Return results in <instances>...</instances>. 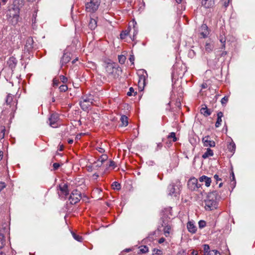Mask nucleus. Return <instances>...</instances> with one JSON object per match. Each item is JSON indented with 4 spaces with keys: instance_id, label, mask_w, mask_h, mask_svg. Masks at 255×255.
I'll return each instance as SVG.
<instances>
[{
    "instance_id": "nucleus-7",
    "label": "nucleus",
    "mask_w": 255,
    "mask_h": 255,
    "mask_svg": "<svg viewBox=\"0 0 255 255\" xmlns=\"http://www.w3.org/2000/svg\"><path fill=\"white\" fill-rule=\"evenodd\" d=\"M202 142L203 145L206 147H212L215 146V142L214 141L211 139L209 136H206L202 138Z\"/></svg>"
},
{
    "instance_id": "nucleus-28",
    "label": "nucleus",
    "mask_w": 255,
    "mask_h": 255,
    "mask_svg": "<svg viewBox=\"0 0 255 255\" xmlns=\"http://www.w3.org/2000/svg\"><path fill=\"white\" fill-rule=\"evenodd\" d=\"M148 249L146 246L141 247L140 249V252L141 253H146L148 252Z\"/></svg>"
},
{
    "instance_id": "nucleus-20",
    "label": "nucleus",
    "mask_w": 255,
    "mask_h": 255,
    "mask_svg": "<svg viewBox=\"0 0 255 255\" xmlns=\"http://www.w3.org/2000/svg\"><path fill=\"white\" fill-rule=\"evenodd\" d=\"M121 121L123 126H127L128 125V121L127 117L123 116L121 118Z\"/></svg>"
},
{
    "instance_id": "nucleus-55",
    "label": "nucleus",
    "mask_w": 255,
    "mask_h": 255,
    "mask_svg": "<svg viewBox=\"0 0 255 255\" xmlns=\"http://www.w3.org/2000/svg\"><path fill=\"white\" fill-rule=\"evenodd\" d=\"M7 0H1V2H2L3 4H5V3L7 2Z\"/></svg>"
},
{
    "instance_id": "nucleus-51",
    "label": "nucleus",
    "mask_w": 255,
    "mask_h": 255,
    "mask_svg": "<svg viewBox=\"0 0 255 255\" xmlns=\"http://www.w3.org/2000/svg\"><path fill=\"white\" fill-rule=\"evenodd\" d=\"M214 178L216 179V181L218 182L219 180H221V179L217 175H215L214 176Z\"/></svg>"
},
{
    "instance_id": "nucleus-34",
    "label": "nucleus",
    "mask_w": 255,
    "mask_h": 255,
    "mask_svg": "<svg viewBox=\"0 0 255 255\" xmlns=\"http://www.w3.org/2000/svg\"><path fill=\"white\" fill-rule=\"evenodd\" d=\"M228 101V97H224L222 100H221V103L222 105H225L227 102Z\"/></svg>"
},
{
    "instance_id": "nucleus-24",
    "label": "nucleus",
    "mask_w": 255,
    "mask_h": 255,
    "mask_svg": "<svg viewBox=\"0 0 255 255\" xmlns=\"http://www.w3.org/2000/svg\"><path fill=\"white\" fill-rule=\"evenodd\" d=\"M168 138L169 139H172V141L175 142L177 140V138L175 136V133L174 132H171L170 135H168Z\"/></svg>"
},
{
    "instance_id": "nucleus-18",
    "label": "nucleus",
    "mask_w": 255,
    "mask_h": 255,
    "mask_svg": "<svg viewBox=\"0 0 255 255\" xmlns=\"http://www.w3.org/2000/svg\"><path fill=\"white\" fill-rule=\"evenodd\" d=\"M5 243V240L2 234L0 233V250L2 249Z\"/></svg>"
},
{
    "instance_id": "nucleus-63",
    "label": "nucleus",
    "mask_w": 255,
    "mask_h": 255,
    "mask_svg": "<svg viewBox=\"0 0 255 255\" xmlns=\"http://www.w3.org/2000/svg\"><path fill=\"white\" fill-rule=\"evenodd\" d=\"M28 1H35V0H28Z\"/></svg>"
},
{
    "instance_id": "nucleus-8",
    "label": "nucleus",
    "mask_w": 255,
    "mask_h": 255,
    "mask_svg": "<svg viewBox=\"0 0 255 255\" xmlns=\"http://www.w3.org/2000/svg\"><path fill=\"white\" fill-rule=\"evenodd\" d=\"M105 68L106 72L109 74H113L116 70L115 63L112 62H108Z\"/></svg>"
},
{
    "instance_id": "nucleus-5",
    "label": "nucleus",
    "mask_w": 255,
    "mask_h": 255,
    "mask_svg": "<svg viewBox=\"0 0 255 255\" xmlns=\"http://www.w3.org/2000/svg\"><path fill=\"white\" fill-rule=\"evenodd\" d=\"M188 186L191 190H196L200 187L198 184V180L195 178H191L188 182Z\"/></svg>"
},
{
    "instance_id": "nucleus-42",
    "label": "nucleus",
    "mask_w": 255,
    "mask_h": 255,
    "mask_svg": "<svg viewBox=\"0 0 255 255\" xmlns=\"http://www.w3.org/2000/svg\"><path fill=\"white\" fill-rule=\"evenodd\" d=\"M97 149L98 151L100 153L105 152V149L102 147H98Z\"/></svg>"
},
{
    "instance_id": "nucleus-9",
    "label": "nucleus",
    "mask_w": 255,
    "mask_h": 255,
    "mask_svg": "<svg viewBox=\"0 0 255 255\" xmlns=\"http://www.w3.org/2000/svg\"><path fill=\"white\" fill-rule=\"evenodd\" d=\"M60 192L58 193L60 196L62 197L66 196L68 194V190L67 185L65 183H62L59 185Z\"/></svg>"
},
{
    "instance_id": "nucleus-3",
    "label": "nucleus",
    "mask_w": 255,
    "mask_h": 255,
    "mask_svg": "<svg viewBox=\"0 0 255 255\" xmlns=\"http://www.w3.org/2000/svg\"><path fill=\"white\" fill-rule=\"evenodd\" d=\"M100 3V0H91L85 5L86 11L89 12H95L98 9Z\"/></svg>"
},
{
    "instance_id": "nucleus-48",
    "label": "nucleus",
    "mask_w": 255,
    "mask_h": 255,
    "mask_svg": "<svg viewBox=\"0 0 255 255\" xmlns=\"http://www.w3.org/2000/svg\"><path fill=\"white\" fill-rule=\"evenodd\" d=\"M191 255H199L197 251L192 250L191 252Z\"/></svg>"
},
{
    "instance_id": "nucleus-17",
    "label": "nucleus",
    "mask_w": 255,
    "mask_h": 255,
    "mask_svg": "<svg viewBox=\"0 0 255 255\" xmlns=\"http://www.w3.org/2000/svg\"><path fill=\"white\" fill-rule=\"evenodd\" d=\"M89 26L91 29H95L97 26V21L96 19L93 18L91 19Z\"/></svg>"
},
{
    "instance_id": "nucleus-15",
    "label": "nucleus",
    "mask_w": 255,
    "mask_h": 255,
    "mask_svg": "<svg viewBox=\"0 0 255 255\" xmlns=\"http://www.w3.org/2000/svg\"><path fill=\"white\" fill-rule=\"evenodd\" d=\"M217 120L216 123V127H219L221 125L222 123V118L223 117V114L222 112H220L217 114Z\"/></svg>"
},
{
    "instance_id": "nucleus-57",
    "label": "nucleus",
    "mask_w": 255,
    "mask_h": 255,
    "mask_svg": "<svg viewBox=\"0 0 255 255\" xmlns=\"http://www.w3.org/2000/svg\"><path fill=\"white\" fill-rule=\"evenodd\" d=\"M0 255H6L0 251Z\"/></svg>"
},
{
    "instance_id": "nucleus-54",
    "label": "nucleus",
    "mask_w": 255,
    "mask_h": 255,
    "mask_svg": "<svg viewBox=\"0 0 255 255\" xmlns=\"http://www.w3.org/2000/svg\"><path fill=\"white\" fill-rule=\"evenodd\" d=\"M73 142V140L72 139H69L68 140V143H70V144L72 143Z\"/></svg>"
},
{
    "instance_id": "nucleus-14",
    "label": "nucleus",
    "mask_w": 255,
    "mask_h": 255,
    "mask_svg": "<svg viewBox=\"0 0 255 255\" xmlns=\"http://www.w3.org/2000/svg\"><path fill=\"white\" fill-rule=\"evenodd\" d=\"M213 155V151L210 148H208L206 151L202 155V157L204 159L212 156Z\"/></svg>"
},
{
    "instance_id": "nucleus-44",
    "label": "nucleus",
    "mask_w": 255,
    "mask_h": 255,
    "mask_svg": "<svg viewBox=\"0 0 255 255\" xmlns=\"http://www.w3.org/2000/svg\"><path fill=\"white\" fill-rule=\"evenodd\" d=\"M137 30L135 29H134V31H133V36H132V40H134L135 36L137 34Z\"/></svg>"
},
{
    "instance_id": "nucleus-13",
    "label": "nucleus",
    "mask_w": 255,
    "mask_h": 255,
    "mask_svg": "<svg viewBox=\"0 0 255 255\" xmlns=\"http://www.w3.org/2000/svg\"><path fill=\"white\" fill-rule=\"evenodd\" d=\"M199 181L201 182H205V185L207 187L210 186L211 183V178L205 175L202 176L199 178Z\"/></svg>"
},
{
    "instance_id": "nucleus-45",
    "label": "nucleus",
    "mask_w": 255,
    "mask_h": 255,
    "mask_svg": "<svg viewBox=\"0 0 255 255\" xmlns=\"http://www.w3.org/2000/svg\"><path fill=\"white\" fill-rule=\"evenodd\" d=\"M129 60L130 62L132 63V64H133V61H134V56L133 55H130V57L129 58Z\"/></svg>"
},
{
    "instance_id": "nucleus-11",
    "label": "nucleus",
    "mask_w": 255,
    "mask_h": 255,
    "mask_svg": "<svg viewBox=\"0 0 255 255\" xmlns=\"http://www.w3.org/2000/svg\"><path fill=\"white\" fill-rule=\"evenodd\" d=\"M201 4L206 8H210L214 5V0H202Z\"/></svg>"
},
{
    "instance_id": "nucleus-41",
    "label": "nucleus",
    "mask_w": 255,
    "mask_h": 255,
    "mask_svg": "<svg viewBox=\"0 0 255 255\" xmlns=\"http://www.w3.org/2000/svg\"><path fill=\"white\" fill-rule=\"evenodd\" d=\"M54 169H57L60 166V164L58 163H54L53 165Z\"/></svg>"
},
{
    "instance_id": "nucleus-60",
    "label": "nucleus",
    "mask_w": 255,
    "mask_h": 255,
    "mask_svg": "<svg viewBox=\"0 0 255 255\" xmlns=\"http://www.w3.org/2000/svg\"><path fill=\"white\" fill-rule=\"evenodd\" d=\"M61 79L62 80H64L65 79V77L64 76H62V77L61 78Z\"/></svg>"
},
{
    "instance_id": "nucleus-58",
    "label": "nucleus",
    "mask_w": 255,
    "mask_h": 255,
    "mask_svg": "<svg viewBox=\"0 0 255 255\" xmlns=\"http://www.w3.org/2000/svg\"><path fill=\"white\" fill-rule=\"evenodd\" d=\"M176 2H177V3H179L181 2L182 0H176Z\"/></svg>"
},
{
    "instance_id": "nucleus-2",
    "label": "nucleus",
    "mask_w": 255,
    "mask_h": 255,
    "mask_svg": "<svg viewBox=\"0 0 255 255\" xmlns=\"http://www.w3.org/2000/svg\"><path fill=\"white\" fill-rule=\"evenodd\" d=\"M217 192L213 191L209 193L205 200V208L206 210H213L217 208Z\"/></svg>"
},
{
    "instance_id": "nucleus-31",
    "label": "nucleus",
    "mask_w": 255,
    "mask_h": 255,
    "mask_svg": "<svg viewBox=\"0 0 255 255\" xmlns=\"http://www.w3.org/2000/svg\"><path fill=\"white\" fill-rule=\"evenodd\" d=\"M12 96L10 95H7L6 99V102L7 104H10L11 102L12 101Z\"/></svg>"
},
{
    "instance_id": "nucleus-36",
    "label": "nucleus",
    "mask_w": 255,
    "mask_h": 255,
    "mask_svg": "<svg viewBox=\"0 0 255 255\" xmlns=\"http://www.w3.org/2000/svg\"><path fill=\"white\" fill-rule=\"evenodd\" d=\"M5 187V184L4 182H0V192Z\"/></svg>"
},
{
    "instance_id": "nucleus-46",
    "label": "nucleus",
    "mask_w": 255,
    "mask_h": 255,
    "mask_svg": "<svg viewBox=\"0 0 255 255\" xmlns=\"http://www.w3.org/2000/svg\"><path fill=\"white\" fill-rule=\"evenodd\" d=\"M88 103V105L89 106V101H87L86 100H84L82 103H81V106L82 107H83V106H86V105L85 104V103Z\"/></svg>"
},
{
    "instance_id": "nucleus-12",
    "label": "nucleus",
    "mask_w": 255,
    "mask_h": 255,
    "mask_svg": "<svg viewBox=\"0 0 255 255\" xmlns=\"http://www.w3.org/2000/svg\"><path fill=\"white\" fill-rule=\"evenodd\" d=\"M187 228L188 231L192 234L195 233L197 231L196 227L195 226L194 224L191 221H189L188 222L187 225Z\"/></svg>"
},
{
    "instance_id": "nucleus-62",
    "label": "nucleus",
    "mask_w": 255,
    "mask_h": 255,
    "mask_svg": "<svg viewBox=\"0 0 255 255\" xmlns=\"http://www.w3.org/2000/svg\"><path fill=\"white\" fill-rule=\"evenodd\" d=\"M234 145H235L234 144H230V146H232L233 147V148L234 147Z\"/></svg>"
},
{
    "instance_id": "nucleus-6",
    "label": "nucleus",
    "mask_w": 255,
    "mask_h": 255,
    "mask_svg": "<svg viewBox=\"0 0 255 255\" xmlns=\"http://www.w3.org/2000/svg\"><path fill=\"white\" fill-rule=\"evenodd\" d=\"M59 116L57 114H52L49 118V125L52 128H56L58 125Z\"/></svg>"
},
{
    "instance_id": "nucleus-10",
    "label": "nucleus",
    "mask_w": 255,
    "mask_h": 255,
    "mask_svg": "<svg viewBox=\"0 0 255 255\" xmlns=\"http://www.w3.org/2000/svg\"><path fill=\"white\" fill-rule=\"evenodd\" d=\"M199 31L200 35L202 38L206 37L209 33L208 27L205 24L202 25L200 28Z\"/></svg>"
},
{
    "instance_id": "nucleus-1",
    "label": "nucleus",
    "mask_w": 255,
    "mask_h": 255,
    "mask_svg": "<svg viewBox=\"0 0 255 255\" xmlns=\"http://www.w3.org/2000/svg\"><path fill=\"white\" fill-rule=\"evenodd\" d=\"M7 20L12 24H16L19 17V8L13 3L8 6L5 12Z\"/></svg>"
},
{
    "instance_id": "nucleus-49",
    "label": "nucleus",
    "mask_w": 255,
    "mask_h": 255,
    "mask_svg": "<svg viewBox=\"0 0 255 255\" xmlns=\"http://www.w3.org/2000/svg\"><path fill=\"white\" fill-rule=\"evenodd\" d=\"M206 49L207 50H211V45L209 44H207L206 45Z\"/></svg>"
},
{
    "instance_id": "nucleus-22",
    "label": "nucleus",
    "mask_w": 255,
    "mask_h": 255,
    "mask_svg": "<svg viewBox=\"0 0 255 255\" xmlns=\"http://www.w3.org/2000/svg\"><path fill=\"white\" fill-rule=\"evenodd\" d=\"M129 30L128 28L127 30H126L125 31H123L120 35V37L121 39H125L126 36L128 35L129 33Z\"/></svg>"
},
{
    "instance_id": "nucleus-52",
    "label": "nucleus",
    "mask_w": 255,
    "mask_h": 255,
    "mask_svg": "<svg viewBox=\"0 0 255 255\" xmlns=\"http://www.w3.org/2000/svg\"><path fill=\"white\" fill-rule=\"evenodd\" d=\"M2 156H3L2 152L0 150V160L2 159Z\"/></svg>"
},
{
    "instance_id": "nucleus-53",
    "label": "nucleus",
    "mask_w": 255,
    "mask_h": 255,
    "mask_svg": "<svg viewBox=\"0 0 255 255\" xmlns=\"http://www.w3.org/2000/svg\"><path fill=\"white\" fill-rule=\"evenodd\" d=\"M65 58H66V55H64V56H63V61H64V60ZM66 58H67L66 61H68L69 60V58H68V57H66Z\"/></svg>"
},
{
    "instance_id": "nucleus-38",
    "label": "nucleus",
    "mask_w": 255,
    "mask_h": 255,
    "mask_svg": "<svg viewBox=\"0 0 255 255\" xmlns=\"http://www.w3.org/2000/svg\"><path fill=\"white\" fill-rule=\"evenodd\" d=\"M177 255H186V253L185 251L181 250L178 252Z\"/></svg>"
},
{
    "instance_id": "nucleus-26",
    "label": "nucleus",
    "mask_w": 255,
    "mask_h": 255,
    "mask_svg": "<svg viewBox=\"0 0 255 255\" xmlns=\"http://www.w3.org/2000/svg\"><path fill=\"white\" fill-rule=\"evenodd\" d=\"M126 58L124 55L119 56V61L121 64H124L126 61Z\"/></svg>"
},
{
    "instance_id": "nucleus-19",
    "label": "nucleus",
    "mask_w": 255,
    "mask_h": 255,
    "mask_svg": "<svg viewBox=\"0 0 255 255\" xmlns=\"http://www.w3.org/2000/svg\"><path fill=\"white\" fill-rule=\"evenodd\" d=\"M171 231V227L169 225L165 226L163 229L164 234L166 237H168Z\"/></svg>"
},
{
    "instance_id": "nucleus-61",
    "label": "nucleus",
    "mask_w": 255,
    "mask_h": 255,
    "mask_svg": "<svg viewBox=\"0 0 255 255\" xmlns=\"http://www.w3.org/2000/svg\"><path fill=\"white\" fill-rule=\"evenodd\" d=\"M94 176H95V177L97 178L98 177V175H94Z\"/></svg>"
},
{
    "instance_id": "nucleus-27",
    "label": "nucleus",
    "mask_w": 255,
    "mask_h": 255,
    "mask_svg": "<svg viewBox=\"0 0 255 255\" xmlns=\"http://www.w3.org/2000/svg\"><path fill=\"white\" fill-rule=\"evenodd\" d=\"M204 255H220V254L217 250H212L210 253Z\"/></svg>"
},
{
    "instance_id": "nucleus-29",
    "label": "nucleus",
    "mask_w": 255,
    "mask_h": 255,
    "mask_svg": "<svg viewBox=\"0 0 255 255\" xmlns=\"http://www.w3.org/2000/svg\"><path fill=\"white\" fill-rule=\"evenodd\" d=\"M107 159V156L106 155H102L101 157L98 159L100 160V162H101V163H103L104 161H105Z\"/></svg>"
},
{
    "instance_id": "nucleus-43",
    "label": "nucleus",
    "mask_w": 255,
    "mask_h": 255,
    "mask_svg": "<svg viewBox=\"0 0 255 255\" xmlns=\"http://www.w3.org/2000/svg\"><path fill=\"white\" fill-rule=\"evenodd\" d=\"M154 252H155V254L156 255H161L162 254V252L161 251L159 250H154Z\"/></svg>"
},
{
    "instance_id": "nucleus-21",
    "label": "nucleus",
    "mask_w": 255,
    "mask_h": 255,
    "mask_svg": "<svg viewBox=\"0 0 255 255\" xmlns=\"http://www.w3.org/2000/svg\"><path fill=\"white\" fill-rule=\"evenodd\" d=\"M169 194L170 195H173L175 194V196H176L177 194L178 193V192L176 191V189L175 188V187L174 185H171L169 187Z\"/></svg>"
},
{
    "instance_id": "nucleus-25",
    "label": "nucleus",
    "mask_w": 255,
    "mask_h": 255,
    "mask_svg": "<svg viewBox=\"0 0 255 255\" xmlns=\"http://www.w3.org/2000/svg\"><path fill=\"white\" fill-rule=\"evenodd\" d=\"M112 186L113 188L115 190H119L120 189V184L117 182H114L112 184Z\"/></svg>"
},
{
    "instance_id": "nucleus-40",
    "label": "nucleus",
    "mask_w": 255,
    "mask_h": 255,
    "mask_svg": "<svg viewBox=\"0 0 255 255\" xmlns=\"http://www.w3.org/2000/svg\"><path fill=\"white\" fill-rule=\"evenodd\" d=\"M134 92V90L132 88H130L129 91L128 92L127 95L129 96L132 95V93Z\"/></svg>"
},
{
    "instance_id": "nucleus-50",
    "label": "nucleus",
    "mask_w": 255,
    "mask_h": 255,
    "mask_svg": "<svg viewBox=\"0 0 255 255\" xmlns=\"http://www.w3.org/2000/svg\"><path fill=\"white\" fill-rule=\"evenodd\" d=\"M164 241H165V239L164 238H161L159 240L158 243L159 244H161V243H163Z\"/></svg>"
},
{
    "instance_id": "nucleus-59",
    "label": "nucleus",
    "mask_w": 255,
    "mask_h": 255,
    "mask_svg": "<svg viewBox=\"0 0 255 255\" xmlns=\"http://www.w3.org/2000/svg\"><path fill=\"white\" fill-rule=\"evenodd\" d=\"M222 183H220L219 184V187H222Z\"/></svg>"
},
{
    "instance_id": "nucleus-35",
    "label": "nucleus",
    "mask_w": 255,
    "mask_h": 255,
    "mask_svg": "<svg viewBox=\"0 0 255 255\" xmlns=\"http://www.w3.org/2000/svg\"><path fill=\"white\" fill-rule=\"evenodd\" d=\"M109 167H112L113 169H114L116 167L115 163L113 161H110Z\"/></svg>"
},
{
    "instance_id": "nucleus-37",
    "label": "nucleus",
    "mask_w": 255,
    "mask_h": 255,
    "mask_svg": "<svg viewBox=\"0 0 255 255\" xmlns=\"http://www.w3.org/2000/svg\"><path fill=\"white\" fill-rule=\"evenodd\" d=\"M58 83H59V81H58V80H57V79H54L53 80V86H58Z\"/></svg>"
},
{
    "instance_id": "nucleus-56",
    "label": "nucleus",
    "mask_w": 255,
    "mask_h": 255,
    "mask_svg": "<svg viewBox=\"0 0 255 255\" xmlns=\"http://www.w3.org/2000/svg\"><path fill=\"white\" fill-rule=\"evenodd\" d=\"M131 251V250L130 249H126L125 250V252H129Z\"/></svg>"
},
{
    "instance_id": "nucleus-32",
    "label": "nucleus",
    "mask_w": 255,
    "mask_h": 255,
    "mask_svg": "<svg viewBox=\"0 0 255 255\" xmlns=\"http://www.w3.org/2000/svg\"><path fill=\"white\" fill-rule=\"evenodd\" d=\"M206 226V222L204 221H200L199 222V226L200 228H202Z\"/></svg>"
},
{
    "instance_id": "nucleus-33",
    "label": "nucleus",
    "mask_w": 255,
    "mask_h": 255,
    "mask_svg": "<svg viewBox=\"0 0 255 255\" xmlns=\"http://www.w3.org/2000/svg\"><path fill=\"white\" fill-rule=\"evenodd\" d=\"M73 237L77 241H79V242L81 241V240H82V237H80V236H79L78 235H76L74 233L73 234Z\"/></svg>"
},
{
    "instance_id": "nucleus-64",
    "label": "nucleus",
    "mask_w": 255,
    "mask_h": 255,
    "mask_svg": "<svg viewBox=\"0 0 255 255\" xmlns=\"http://www.w3.org/2000/svg\"><path fill=\"white\" fill-rule=\"evenodd\" d=\"M76 60H77V59H75V60H74L73 61V63L75 62Z\"/></svg>"
},
{
    "instance_id": "nucleus-30",
    "label": "nucleus",
    "mask_w": 255,
    "mask_h": 255,
    "mask_svg": "<svg viewBox=\"0 0 255 255\" xmlns=\"http://www.w3.org/2000/svg\"><path fill=\"white\" fill-rule=\"evenodd\" d=\"M67 89V86L65 85H61L59 87V90L61 92H65Z\"/></svg>"
},
{
    "instance_id": "nucleus-47",
    "label": "nucleus",
    "mask_w": 255,
    "mask_h": 255,
    "mask_svg": "<svg viewBox=\"0 0 255 255\" xmlns=\"http://www.w3.org/2000/svg\"><path fill=\"white\" fill-rule=\"evenodd\" d=\"M94 164H96V166H101L102 164V163H101V162H100L99 160H98L97 161L95 162Z\"/></svg>"
},
{
    "instance_id": "nucleus-16",
    "label": "nucleus",
    "mask_w": 255,
    "mask_h": 255,
    "mask_svg": "<svg viewBox=\"0 0 255 255\" xmlns=\"http://www.w3.org/2000/svg\"><path fill=\"white\" fill-rule=\"evenodd\" d=\"M201 113L204 115L205 116H209L211 114V112L209 111L206 107H203L200 110Z\"/></svg>"
},
{
    "instance_id": "nucleus-4",
    "label": "nucleus",
    "mask_w": 255,
    "mask_h": 255,
    "mask_svg": "<svg viewBox=\"0 0 255 255\" xmlns=\"http://www.w3.org/2000/svg\"><path fill=\"white\" fill-rule=\"evenodd\" d=\"M81 199L80 192L77 190L73 191L69 197V201L72 204L77 203Z\"/></svg>"
},
{
    "instance_id": "nucleus-39",
    "label": "nucleus",
    "mask_w": 255,
    "mask_h": 255,
    "mask_svg": "<svg viewBox=\"0 0 255 255\" xmlns=\"http://www.w3.org/2000/svg\"><path fill=\"white\" fill-rule=\"evenodd\" d=\"M230 0H222L224 5L226 7L228 5Z\"/></svg>"
},
{
    "instance_id": "nucleus-23",
    "label": "nucleus",
    "mask_w": 255,
    "mask_h": 255,
    "mask_svg": "<svg viewBox=\"0 0 255 255\" xmlns=\"http://www.w3.org/2000/svg\"><path fill=\"white\" fill-rule=\"evenodd\" d=\"M212 250H210L209 246L207 245H204V255L206 254H208L211 252Z\"/></svg>"
}]
</instances>
